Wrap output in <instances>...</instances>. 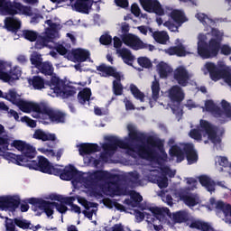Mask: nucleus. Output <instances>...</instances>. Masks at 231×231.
Instances as JSON below:
<instances>
[{
  "mask_svg": "<svg viewBox=\"0 0 231 231\" xmlns=\"http://www.w3.org/2000/svg\"><path fill=\"white\" fill-rule=\"evenodd\" d=\"M4 98L9 100L14 106H17L23 113H35L32 115L33 118H43V124H50V122L62 123L65 120L64 114L58 110H53L46 102L35 103L26 101L21 98L14 89L9 90L5 94Z\"/></svg>",
  "mask_w": 231,
  "mask_h": 231,
  "instance_id": "obj_1",
  "label": "nucleus"
},
{
  "mask_svg": "<svg viewBox=\"0 0 231 231\" xmlns=\"http://www.w3.org/2000/svg\"><path fill=\"white\" fill-rule=\"evenodd\" d=\"M197 19L202 24H207L208 32H202L198 36V53L202 59L216 57L219 51V43L223 39V32L214 29L216 23L203 13H198Z\"/></svg>",
  "mask_w": 231,
  "mask_h": 231,
  "instance_id": "obj_2",
  "label": "nucleus"
},
{
  "mask_svg": "<svg viewBox=\"0 0 231 231\" xmlns=\"http://www.w3.org/2000/svg\"><path fill=\"white\" fill-rule=\"evenodd\" d=\"M142 7L145 12L150 14H156V15H169L171 20H169L163 23L170 32H178V28L187 23V17L185 13L181 10L172 9L171 7H162L158 0H139Z\"/></svg>",
  "mask_w": 231,
  "mask_h": 231,
  "instance_id": "obj_3",
  "label": "nucleus"
},
{
  "mask_svg": "<svg viewBox=\"0 0 231 231\" xmlns=\"http://www.w3.org/2000/svg\"><path fill=\"white\" fill-rule=\"evenodd\" d=\"M11 147H14L17 151L22 152L21 155H15L13 152H5L4 158L14 163L15 165L24 166L30 160H33L34 156H37V150L35 147L32 146V144L26 143V141L23 140H14L11 143Z\"/></svg>",
  "mask_w": 231,
  "mask_h": 231,
  "instance_id": "obj_4",
  "label": "nucleus"
},
{
  "mask_svg": "<svg viewBox=\"0 0 231 231\" xmlns=\"http://www.w3.org/2000/svg\"><path fill=\"white\" fill-rule=\"evenodd\" d=\"M73 201H75V198L69 197L62 199L60 203L55 202H48L44 200H39L38 202L33 204L34 208H39V210H42L47 217L53 218V209L56 208L58 212L60 214H65V212H68V205L70 207L71 212H75L76 214H80V207L73 204Z\"/></svg>",
  "mask_w": 231,
  "mask_h": 231,
  "instance_id": "obj_5",
  "label": "nucleus"
},
{
  "mask_svg": "<svg viewBox=\"0 0 231 231\" xmlns=\"http://www.w3.org/2000/svg\"><path fill=\"white\" fill-rule=\"evenodd\" d=\"M189 136L193 140L204 142V143H208V142H212L214 145L221 143V137L217 134V129L206 120H200L197 129L189 132Z\"/></svg>",
  "mask_w": 231,
  "mask_h": 231,
  "instance_id": "obj_6",
  "label": "nucleus"
},
{
  "mask_svg": "<svg viewBox=\"0 0 231 231\" xmlns=\"http://www.w3.org/2000/svg\"><path fill=\"white\" fill-rule=\"evenodd\" d=\"M46 24L49 28H46L44 32L42 33L41 38H39L35 43V48L37 50H42L44 46H48V42H52L54 39H58L59 32L62 26L60 25V20H47Z\"/></svg>",
  "mask_w": 231,
  "mask_h": 231,
  "instance_id": "obj_7",
  "label": "nucleus"
},
{
  "mask_svg": "<svg viewBox=\"0 0 231 231\" xmlns=\"http://www.w3.org/2000/svg\"><path fill=\"white\" fill-rule=\"evenodd\" d=\"M228 69H230V67L226 66L225 62L220 61L218 62L217 66L210 62L206 63L202 69V71L204 75H208L209 73L210 79L215 82L224 79L225 82L228 84V86H231V75L225 73V71H228Z\"/></svg>",
  "mask_w": 231,
  "mask_h": 231,
  "instance_id": "obj_8",
  "label": "nucleus"
},
{
  "mask_svg": "<svg viewBox=\"0 0 231 231\" xmlns=\"http://www.w3.org/2000/svg\"><path fill=\"white\" fill-rule=\"evenodd\" d=\"M27 15L32 16V8L23 5L21 3L11 0H0V15Z\"/></svg>",
  "mask_w": 231,
  "mask_h": 231,
  "instance_id": "obj_9",
  "label": "nucleus"
},
{
  "mask_svg": "<svg viewBox=\"0 0 231 231\" xmlns=\"http://www.w3.org/2000/svg\"><path fill=\"white\" fill-rule=\"evenodd\" d=\"M48 95L53 97H60L61 98H68V97H72V95L77 93L75 88L69 86H64V81L60 80V79L56 76H53L51 79V82L48 83Z\"/></svg>",
  "mask_w": 231,
  "mask_h": 231,
  "instance_id": "obj_10",
  "label": "nucleus"
},
{
  "mask_svg": "<svg viewBox=\"0 0 231 231\" xmlns=\"http://www.w3.org/2000/svg\"><path fill=\"white\" fill-rule=\"evenodd\" d=\"M134 216L137 221H143L146 216L147 223H152L155 230H158V223H163L165 216L162 212L160 208H147L142 209V211H134Z\"/></svg>",
  "mask_w": 231,
  "mask_h": 231,
  "instance_id": "obj_11",
  "label": "nucleus"
},
{
  "mask_svg": "<svg viewBox=\"0 0 231 231\" xmlns=\"http://www.w3.org/2000/svg\"><path fill=\"white\" fill-rule=\"evenodd\" d=\"M117 145L121 149H125L127 154H130L131 156H134V152H136L137 154H139V156H142V158H146V160H151V158H152V151H162V147L163 146V143L160 141L152 142V143H150V146L148 149H145V148L133 149L124 142H118Z\"/></svg>",
  "mask_w": 231,
  "mask_h": 231,
  "instance_id": "obj_12",
  "label": "nucleus"
},
{
  "mask_svg": "<svg viewBox=\"0 0 231 231\" xmlns=\"http://www.w3.org/2000/svg\"><path fill=\"white\" fill-rule=\"evenodd\" d=\"M187 152V160L188 163L192 164L198 162V153H196V150H194V145L192 144H180V146H172L170 150L171 156H175L177 158V162H183L185 160V154Z\"/></svg>",
  "mask_w": 231,
  "mask_h": 231,
  "instance_id": "obj_13",
  "label": "nucleus"
},
{
  "mask_svg": "<svg viewBox=\"0 0 231 231\" xmlns=\"http://www.w3.org/2000/svg\"><path fill=\"white\" fill-rule=\"evenodd\" d=\"M57 51L60 55H64L69 60H72V62H86V60L93 62L90 58L91 53L85 49H75L72 51H68L64 46L59 45Z\"/></svg>",
  "mask_w": 231,
  "mask_h": 231,
  "instance_id": "obj_14",
  "label": "nucleus"
},
{
  "mask_svg": "<svg viewBox=\"0 0 231 231\" xmlns=\"http://www.w3.org/2000/svg\"><path fill=\"white\" fill-rule=\"evenodd\" d=\"M168 107L173 111L175 115H183V111L180 108V103L185 98V93L179 86H173L168 90Z\"/></svg>",
  "mask_w": 231,
  "mask_h": 231,
  "instance_id": "obj_15",
  "label": "nucleus"
},
{
  "mask_svg": "<svg viewBox=\"0 0 231 231\" xmlns=\"http://www.w3.org/2000/svg\"><path fill=\"white\" fill-rule=\"evenodd\" d=\"M24 167H29V169H33L34 171H41V172H45V174H54V176L60 173L59 165L52 166L50 161L43 156L39 157L38 163L35 161L30 160Z\"/></svg>",
  "mask_w": 231,
  "mask_h": 231,
  "instance_id": "obj_16",
  "label": "nucleus"
},
{
  "mask_svg": "<svg viewBox=\"0 0 231 231\" xmlns=\"http://www.w3.org/2000/svg\"><path fill=\"white\" fill-rule=\"evenodd\" d=\"M222 110L216 106L212 100H208L205 103V107H203V111H208L215 116V118H222L221 122L225 120V118H231V106L228 102L226 100H222L221 102Z\"/></svg>",
  "mask_w": 231,
  "mask_h": 231,
  "instance_id": "obj_17",
  "label": "nucleus"
},
{
  "mask_svg": "<svg viewBox=\"0 0 231 231\" xmlns=\"http://www.w3.org/2000/svg\"><path fill=\"white\" fill-rule=\"evenodd\" d=\"M208 210L217 209V216L227 225H231V205L223 201H216V199H209Z\"/></svg>",
  "mask_w": 231,
  "mask_h": 231,
  "instance_id": "obj_18",
  "label": "nucleus"
},
{
  "mask_svg": "<svg viewBox=\"0 0 231 231\" xmlns=\"http://www.w3.org/2000/svg\"><path fill=\"white\" fill-rule=\"evenodd\" d=\"M12 68L11 61H5L0 60V80L4 82H14V80H19L22 75L21 68L18 66L11 69L9 74L5 71Z\"/></svg>",
  "mask_w": 231,
  "mask_h": 231,
  "instance_id": "obj_19",
  "label": "nucleus"
},
{
  "mask_svg": "<svg viewBox=\"0 0 231 231\" xmlns=\"http://www.w3.org/2000/svg\"><path fill=\"white\" fill-rule=\"evenodd\" d=\"M97 71H100L102 77H114L116 80L114 81V93L115 95H122V85L120 81L124 79V75L111 67L106 65H100L97 68Z\"/></svg>",
  "mask_w": 231,
  "mask_h": 231,
  "instance_id": "obj_20",
  "label": "nucleus"
},
{
  "mask_svg": "<svg viewBox=\"0 0 231 231\" xmlns=\"http://www.w3.org/2000/svg\"><path fill=\"white\" fill-rule=\"evenodd\" d=\"M52 3H57L60 5V3H66L68 0H51ZM94 0H69V6H71L72 10L75 12H80L81 14H89V10H91V6H93Z\"/></svg>",
  "mask_w": 231,
  "mask_h": 231,
  "instance_id": "obj_21",
  "label": "nucleus"
},
{
  "mask_svg": "<svg viewBox=\"0 0 231 231\" xmlns=\"http://www.w3.org/2000/svg\"><path fill=\"white\" fill-rule=\"evenodd\" d=\"M166 176L169 178H174L176 176V171L171 170L169 167H164L161 170V173L156 176L155 174H152L150 180L153 183H157L160 189H165L169 185V180L166 179Z\"/></svg>",
  "mask_w": 231,
  "mask_h": 231,
  "instance_id": "obj_22",
  "label": "nucleus"
},
{
  "mask_svg": "<svg viewBox=\"0 0 231 231\" xmlns=\"http://www.w3.org/2000/svg\"><path fill=\"white\" fill-rule=\"evenodd\" d=\"M173 79L177 84L185 87L189 84V80L192 79V73H189L184 65H180L173 70Z\"/></svg>",
  "mask_w": 231,
  "mask_h": 231,
  "instance_id": "obj_23",
  "label": "nucleus"
},
{
  "mask_svg": "<svg viewBox=\"0 0 231 231\" xmlns=\"http://www.w3.org/2000/svg\"><path fill=\"white\" fill-rule=\"evenodd\" d=\"M19 207V197H0V210L14 212Z\"/></svg>",
  "mask_w": 231,
  "mask_h": 231,
  "instance_id": "obj_24",
  "label": "nucleus"
},
{
  "mask_svg": "<svg viewBox=\"0 0 231 231\" xmlns=\"http://www.w3.org/2000/svg\"><path fill=\"white\" fill-rule=\"evenodd\" d=\"M182 42L183 41L177 39L175 42L176 46L165 49L164 53L167 55H177V57H185L187 55H190V51H187Z\"/></svg>",
  "mask_w": 231,
  "mask_h": 231,
  "instance_id": "obj_25",
  "label": "nucleus"
},
{
  "mask_svg": "<svg viewBox=\"0 0 231 231\" xmlns=\"http://www.w3.org/2000/svg\"><path fill=\"white\" fill-rule=\"evenodd\" d=\"M175 198L177 199V201H183L188 207H196V205L201 203L198 195H190L189 193L175 194Z\"/></svg>",
  "mask_w": 231,
  "mask_h": 231,
  "instance_id": "obj_26",
  "label": "nucleus"
},
{
  "mask_svg": "<svg viewBox=\"0 0 231 231\" xmlns=\"http://www.w3.org/2000/svg\"><path fill=\"white\" fill-rule=\"evenodd\" d=\"M123 42L132 48V50H142L143 48V42L140 41L138 36L134 34H127L123 37Z\"/></svg>",
  "mask_w": 231,
  "mask_h": 231,
  "instance_id": "obj_27",
  "label": "nucleus"
},
{
  "mask_svg": "<svg viewBox=\"0 0 231 231\" xmlns=\"http://www.w3.org/2000/svg\"><path fill=\"white\" fill-rule=\"evenodd\" d=\"M32 138H34V140H41L42 142H55V140H57L55 134H50L42 129L35 130Z\"/></svg>",
  "mask_w": 231,
  "mask_h": 231,
  "instance_id": "obj_28",
  "label": "nucleus"
},
{
  "mask_svg": "<svg viewBox=\"0 0 231 231\" xmlns=\"http://www.w3.org/2000/svg\"><path fill=\"white\" fill-rule=\"evenodd\" d=\"M60 171V180H64L66 181H69L70 180H73L75 175L77 174V171L75 170V167L69 165L62 169V166H59Z\"/></svg>",
  "mask_w": 231,
  "mask_h": 231,
  "instance_id": "obj_29",
  "label": "nucleus"
},
{
  "mask_svg": "<svg viewBox=\"0 0 231 231\" xmlns=\"http://www.w3.org/2000/svg\"><path fill=\"white\" fill-rule=\"evenodd\" d=\"M103 192L107 196H125V194H127L125 190L116 183L107 184V189H104Z\"/></svg>",
  "mask_w": 231,
  "mask_h": 231,
  "instance_id": "obj_30",
  "label": "nucleus"
},
{
  "mask_svg": "<svg viewBox=\"0 0 231 231\" xmlns=\"http://www.w3.org/2000/svg\"><path fill=\"white\" fill-rule=\"evenodd\" d=\"M78 149L79 151L80 156H88L92 154V152H97L98 151V145L93 143H81L79 144Z\"/></svg>",
  "mask_w": 231,
  "mask_h": 231,
  "instance_id": "obj_31",
  "label": "nucleus"
},
{
  "mask_svg": "<svg viewBox=\"0 0 231 231\" xmlns=\"http://www.w3.org/2000/svg\"><path fill=\"white\" fill-rule=\"evenodd\" d=\"M116 54L118 55V57H121V59H123L125 64H128L129 66L133 65V62L134 61V57L131 53V51L126 48L117 49Z\"/></svg>",
  "mask_w": 231,
  "mask_h": 231,
  "instance_id": "obj_32",
  "label": "nucleus"
},
{
  "mask_svg": "<svg viewBox=\"0 0 231 231\" xmlns=\"http://www.w3.org/2000/svg\"><path fill=\"white\" fill-rule=\"evenodd\" d=\"M199 181L202 187H205L208 192H214L216 190V182L207 175H201L199 177Z\"/></svg>",
  "mask_w": 231,
  "mask_h": 231,
  "instance_id": "obj_33",
  "label": "nucleus"
},
{
  "mask_svg": "<svg viewBox=\"0 0 231 231\" xmlns=\"http://www.w3.org/2000/svg\"><path fill=\"white\" fill-rule=\"evenodd\" d=\"M5 26L9 32H17L21 28V21L15 17H7L5 20Z\"/></svg>",
  "mask_w": 231,
  "mask_h": 231,
  "instance_id": "obj_34",
  "label": "nucleus"
},
{
  "mask_svg": "<svg viewBox=\"0 0 231 231\" xmlns=\"http://www.w3.org/2000/svg\"><path fill=\"white\" fill-rule=\"evenodd\" d=\"M157 71L160 75V77L162 79H167V77L169 75H171V73H172V67H171V65L161 61L158 65H157Z\"/></svg>",
  "mask_w": 231,
  "mask_h": 231,
  "instance_id": "obj_35",
  "label": "nucleus"
},
{
  "mask_svg": "<svg viewBox=\"0 0 231 231\" xmlns=\"http://www.w3.org/2000/svg\"><path fill=\"white\" fill-rule=\"evenodd\" d=\"M14 223L16 226H19V228H23V230H28L29 228L30 230L37 231L39 230V228H41V226L38 225L33 226V225H32L30 221L23 218L14 219Z\"/></svg>",
  "mask_w": 231,
  "mask_h": 231,
  "instance_id": "obj_36",
  "label": "nucleus"
},
{
  "mask_svg": "<svg viewBox=\"0 0 231 231\" xmlns=\"http://www.w3.org/2000/svg\"><path fill=\"white\" fill-rule=\"evenodd\" d=\"M48 145L49 148L46 147H40L38 148L39 152H42V154H45L46 156H49V158H57V160H60V157L62 156V151H58L57 152H53V149H51V146L50 144Z\"/></svg>",
  "mask_w": 231,
  "mask_h": 231,
  "instance_id": "obj_37",
  "label": "nucleus"
},
{
  "mask_svg": "<svg viewBox=\"0 0 231 231\" xmlns=\"http://www.w3.org/2000/svg\"><path fill=\"white\" fill-rule=\"evenodd\" d=\"M129 196L130 199H125V203L133 208H134V207H138L139 203L143 199L142 196L135 191H130Z\"/></svg>",
  "mask_w": 231,
  "mask_h": 231,
  "instance_id": "obj_38",
  "label": "nucleus"
},
{
  "mask_svg": "<svg viewBox=\"0 0 231 231\" xmlns=\"http://www.w3.org/2000/svg\"><path fill=\"white\" fill-rule=\"evenodd\" d=\"M198 189V181L194 179H186V186L180 190V192H177L175 194H189L190 191Z\"/></svg>",
  "mask_w": 231,
  "mask_h": 231,
  "instance_id": "obj_39",
  "label": "nucleus"
},
{
  "mask_svg": "<svg viewBox=\"0 0 231 231\" xmlns=\"http://www.w3.org/2000/svg\"><path fill=\"white\" fill-rule=\"evenodd\" d=\"M152 37L156 42H159V44H167V42L170 41L169 34L164 31L154 32L152 33Z\"/></svg>",
  "mask_w": 231,
  "mask_h": 231,
  "instance_id": "obj_40",
  "label": "nucleus"
},
{
  "mask_svg": "<svg viewBox=\"0 0 231 231\" xmlns=\"http://www.w3.org/2000/svg\"><path fill=\"white\" fill-rule=\"evenodd\" d=\"M29 84L32 86L33 89H44L45 83L44 79L39 76L33 77L31 80H29Z\"/></svg>",
  "mask_w": 231,
  "mask_h": 231,
  "instance_id": "obj_41",
  "label": "nucleus"
},
{
  "mask_svg": "<svg viewBox=\"0 0 231 231\" xmlns=\"http://www.w3.org/2000/svg\"><path fill=\"white\" fill-rule=\"evenodd\" d=\"M30 61H31V64L32 65V68H36L37 69H41V68L44 64L42 63V57L41 56V54L37 52H33L31 55Z\"/></svg>",
  "mask_w": 231,
  "mask_h": 231,
  "instance_id": "obj_42",
  "label": "nucleus"
},
{
  "mask_svg": "<svg viewBox=\"0 0 231 231\" xmlns=\"http://www.w3.org/2000/svg\"><path fill=\"white\" fill-rule=\"evenodd\" d=\"M89 98H91V89L89 88H84L78 95L79 104L89 102Z\"/></svg>",
  "mask_w": 231,
  "mask_h": 231,
  "instance_id": "obj_43",
  "label": "nucleus"
},
{
  "mask_svg": "<svg viewBox=\"0 0 231 231\" xmlns=\"http://www.w3.org/2000/svg\"><path fill=\"white\" fill-rule=\"evenodd\" d=\"M215 162L216 167L219 171H223V167L225 171L228 167V159H226V157L217 156L216 157Z\"/></svg>",
  "mask_w": 231,
  "mask_h": 231,
  "instance_id": "obj_44",
  "label": "nucleus"
},
{
  "mask_svg": "<svg viewBox=\"0 0 231 231\" xmlns=\"http://www.w3.org/2000/svg\"><path fill=\"white\" fill-rule=\"evenodd\" d=\"M130 91L132 95L134 97V98H136V100H140V102H143L145 98V95H143V93H142V91H140V89H138L136 86L131 85Z\"/></svg>",
  "mask_w": 231,
  "mask_h": 231,
  "instance_id": "obj_45",
  "label": "nucleus"
},
{
  "mask_svg": "<svg viewBox=\"0 0 231 231\" xmlns=\"http://www.w3.org/2000/svg\"><path fill=\"white\" fill-rule=\"evenodd\" d=\"M152 100L160 98V83L156 79L152 83Z\"/></svg>",
  "mask_w": 231,
  "mask_h": 231,
  "instance_id": "obj_46",
  "label": "nucleus"
},
{
  "mask_svg": "<svg viewBox=\"0 0 231 231\" xmlns=\"http://www.w3.org/2000/svg\"><path fill=\"white\" fill-rule=\"evenodd\" d=\"M39 71L43 75H53V66L50 62H43Z\"/></svg>",
  "mask_w": 231,
  "mask_h": 231,
  "instance_id": "obj_47",
  "label": "nucleus"
},
{
  "mask_svg": "<svg viewBox=\"0 0 231 231\" xmlns=\"http://www.w3.org/2000/svg\"><path fill=\"white\" fill-rule=\"evenodd\" d=\"M23 35L24 39L31 41V42L37 41V32L35 31H23Z\"/></svg>",
  "mask_w": 231,
  "mask_h": 231,
  "instance_id": "obj_48",
  "label": "nucleus"
},
{
  "mask_svg": "<svg viewBox=\"0 0 231 231\" xmlns=\"http://www.w3.org/2000/svg\"><path fill=\"white\" fill-rule=\"evenodd\" d=\"M173 219L176 223H183L187 219V213L185 211H179L173 214Z\"/></svg>",
  "mask_w": 231,
  "mask_h": 231,
  "instance_id": "obj_49",
  "label": "nucleus"
},
{
  "mask_svg": "<svg viewBox=\"0 0 231 231\" xmlns=\"http://www.w3.org/2000/svg\"><path fill=\"white\" fill-rule=\"evenodd\" d=\"M137 62L142 68H151V66H152V63H151V60H149V58L147 57L138 58Z\"/></svg>",
  "mask_w": 231,
  "mask_h": 231,
  "instance_id": "obj_50",
  "label": "nucleus"
},
{
  "mask_svg": "<svg viewBox=\"0 0 231 231\" xmlns=\"http://www.w3.org/2000/svg\"><path fill=\"white\" fill-rule=\"evenodd\" d=\"M10 142H12V138L10 135H4L0 137V147L4 149H8V145H10Z\"/></svg>",
  "mask_w": 231,
  "mask_h": 231,
  "instance_id": "obj_51",
  "label": "nucleus"
},
{
  "mask_svg": "<svg viewBox=\"0 0 231 231\" xmlns=\"http://www.w3.org/2000/svg\"><path fill=\"white\" fill-rule=\"evenodd\" d=\"M20 121H22L23 124H27L29 127L35 128L37 127V124L33 119H30L28 116L21 117Z\"/></svg>",
  "mask_w": 231,
  "mask_h": 231,
  "instance_id": "obj_52",
  "label": "nucleus"
},
{
  "mask_svg": "<svg viewBox=\"0 0 231 231\" xmlns=\"http://www.w3.org/2000/svg\"><path fill=\"white\" fill-rule=\"evenodd\" d=\"M77 199L79 205H82V207L86 208L87 210L90 208V207H95V204L88 202V200L82 197H77Z\"/></svg>",
  "mask_w": 231,
  "mask_h": 231,
  "instance_id": "obj_53",
  "label": "nucleus"
},
{
  "mask_svg": "<svg viewBox=\"0 0 231 231\" xmlns=\"http://www.w3.org/2000/svg\"><path fill=\"white\" fill-rule=\"evenodd\" d=\"M99 41L101 44H104L105 46H108V44H111V42H113V38L109 34H104L100 37Z\"/></svg>",
  "mask_w": 231,
  "mask_h": 231,
  "instance_id": "obj_54",
  "label": "nucleus"
},
{
  "mask_svg": "<svg viewBox=\"0 0 231 231\" xmlns=\"http://www.w3.org/2000/svg\"><path fill=\"white\" fill-rule=\"evenodd\" d=\"M5 227H6V230L14 231L15 224H14V220H12L8 217H5Z\"/></svg>",
  "mask_w": 231,
  "mask_h": 231,
  "instance_id": "obj_55",
  "label": "nucleus"
},
{
  "mask_svg": "<svg viewBox=\"0 0 231 231\" xmlns=\"http://www.w3.org/2000/svg\"><path fill=\"white\" fill-rule=\"evenodd\" d=\"M72 185H73L76 189H80V187H82V185H84L85 188L88 189V183L84 182V180H82L81 179L73 180H72Z\"/></svg>",
  "mask_w": 231,
  "mask_h": 231,
  "instance_id": "obj_56",
  "label": "nucleus"
},
{
  "mask_svg": "<svg viewBox=\"0 0 231 231\" xmlns=\"http://www.w3.org/2000/svg\"><path fill=\"white\" fill-rule=\"evenodd\" d=\"M97 180H107L109 178V172L107 171H97L95 173Z\"/></svg>",
  "mask_w": 231,
  "mask_h": 231,
  "instance_id": "obj_57",
  "label": "nucleus"
},
{
  "mask_svg": "<svg viewBox=\"0 0 231 231\" xmlns=\"http://www.w3.org/2000/svg\"><path fill=\"white\" fill-rule=\"evenodd\" d=\"M127 130L129 133V137L130 138H135L136 136V127H134V125H127Z\"/></svg>",
  "mask_w": 231,
  "mask_h": 231,
  "instance_id": "obj_58",
  "label": "nucleus"
},
{
  "mask_svg": "<svg viewBox=\"0 0 231 231\" xmlns=\"http://www.w3.org/2000/svg\"><path fill=\"white\" fill-rule=\"evenodd\" d=\"M221 53L223 55H230L231 54V47L228 44H224L220 48Z\"/></svg>",
  "mask_w": 231,
  "mask_h": 231,
  "instance_id": "obj_59",
  "label": "nucleus"
},
{
  "mask_svg": "<svg viewBox=\"0 0 231 231\" xmlns=\"http://www.w3.org/2000/svg\"><path fill=\"white\" fill-rule=\"evenodd\" d=\"M7 115L9 118H14L16 122H19V113H17L15 110H9Z\"/></svg>",
  "mask_w": 231,
  "mask_h": 231,
  "instance_id": "obj_60",
  "label": "nucleus"
},
{
  "mask_svg": "<svg viewBox=\"0 0 231 231\" xmlns=\"http://www.w3.org/2000/svg\"><path fill=\"white\" fill-rule=\"evenodd\" d=\"M116 6L121 8H127L129 6V2L127 0H115Z\"/></svg>",
  "mask_w": 231,
  "mask_h": 231,
  "instance_id": "obj_61",
  "label": "nucleus"
},
{
  "mask_svg": "<svg viewBox=\"0 0 231 231\" xmlns=\"http://www.w3.org/2000/svg\"><path fill=\"white\" fill-rule=\"evenodd\" d=\"M131 12L132 14H134V15H135V17H140V7L138 6V5H132Z\"/></svg>",
  "mask_w": 231,
  "mask_h": 231,
  "instance_id": "obj_62",
  "label": "nucleus"
},
{
  "mask_svg": "<svg viewBox=\"0 0 231 231\" xmlns=\"http://www.w3.org/2000/svg\"><path fill=\"white\" fill-rule=\"evenodd\" d=\"M162 199L164 203H167V205L172 206V197L169 195H162Z\"/></svg>",
  "mask_w": 231,
  "mask_h": 231,
  "instance_id": "obj_63",
  "label": "nucleus"
},
{
  "mask_svg": "<svg viewBox=\"0 0 231 231\" xmlns=\"http://www.w3.org/2000/svg\"><path fill=\"white\" fill-rule=\"evenodd\" d=\"M112 231H124V226L122 224H116L112 227Z\"/></svg>",
  "mask_w": 231,
  "mask_h": 231,
  "instance_id": "obj_64",
  "label": "nucleus"
}]
</instances>
